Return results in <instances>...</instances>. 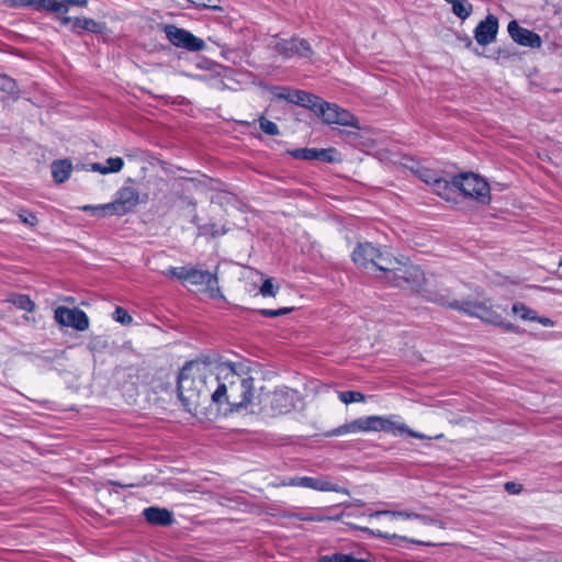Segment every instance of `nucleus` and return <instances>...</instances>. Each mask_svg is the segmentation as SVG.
<instances>
[{
    "label": "nucleus",
    "mask_w": 562,
    "mask_h": 562,
    "mask_svg": "<svg viewBox=\"0 0 562 562\" xmlns=\"http://www.w3.org/2000/svg\"><path fill=\"white\" fill-rule=\"evenodd\" d=\"M255 378L243 363H222L218 366V384L213 390L212 403L218 407L227 406L231 412L256 414L259 409L260 391Z\"/></svg>",
    "instance_id": "obj_1"
},
{
    "label": "nucleus",
    "mask_w": 562,
    "mask_h": 562,
    "mask_svg": "<svg viewBox=\"0 0 562 562\" xmlns=\"http://www.w3.org/2000/svg\"><path fill=\"white\" fill-rule=\"evenodd\" d=\"M217 384L218 366L213 369L203 361L187 362L178 375V394L186 411L192 415L203 413Z\"/></svg>",
    "instance_id": "obj_2"
},
{
    "label": "nucleus",
    "mask_w": 562,
    "mask_h": 562,
    "mask_svg": "<svg viewBox=\"0 0 562 562\" xmlns=\"http://www.w3.org/2000/svg\"><path fill=\"white\" fill-rule=\"evenodd\" d=\"M432 300L440 305L458 310L472 317H477L485 323L498 326L504 324L502 316L496 311H494L488 300H468L460 302L457 300H451L448 295L441 293L436 294Z\"/></svg>",
    "instance_id": "obj_3"
},
{
    "label": "nucleus",
    "mask_w": 562,
    "mask_h": 562,
    "mask_svg": "<svg viewBox=\"0 0 562 562\" xmlns=\"http://www.w3.org/2000/svg\"><path fill=\"white\" fill-rule=\"evenodd\" d=\"M260 401L262 402L256 414L277 417L292 412L300 401V394L296 390L288 386H279L263 396L260 395Z\"/></svg>",
    "instance_id": "obj_4"
},
{
    "label": "nucleus",
    "mask_w": 562,
    "mask_h": 562,
    "mask_svg": "<svg viewBox=\"0 0 562 562\" xmlns=\"http://www.w3.org/2000/svg\"><path fill=\"white\" fill-rule=\"evenodd\" d=\"M371 423V431H384L391 434L393 436L408 435L418 439H441L443 437L442 434L436 435L434 437H428L422 432H417L408 428L406 424L401 422L400 417L396 415L391 416H369Z\"/></svg>",
    "instance_id": "obj_5"
},
{
    "label": "nucleus",
    "mask_w": 562,
    "mask_h": 562,
    "mask_svg": "<svg viewBox=\"0 0 562 562\" xmlns=\"http://www.w3.org/2000/svg\"><path fill=\"white\" fill-rule=\"evenodd\" d=\"M454 186L457 190H460L465 196L473 198L481 203H488L490 187L487 182L475 173H463L454 177Z\"/></svg>",
    "instance_id": "obj_6"
},
{
    "label": "nucleus",
    "mask_w": 562,
    "mask_h": 562,
    "mask_svg": "<svg viewBox=\"0 0 562 562\" xmlns=\"http://www.w3.org/2000/svg\"><path fill=\"white\" fill-rule=\"evenodd\" d=\"M316 115L321 116L326 124H337L360 128L358 119L349 111L340 108L335 103H329L323 99L316 109Z\"/></svg>",
    "instance_id": "obj_7"
},
{
    "label": "nucleus",
    "mask_w": 562,
    "mask_h": 562,
    "mask_svg": "<svg viewBox=\"0 0 562 562\" xmlns=\"http://www.w3.org/2000/svg\"><path fill=\"white\" fill-rule=\"evenodd\" d=\"M139 203V193L132 186H123L115 193V198L112 202L105 203L103 209H108L110 216H123L132 212Z\"/></svg>",
    "instance_id": "obj_8"
},
{
    "label": "nucleus",
    "mask_w": 562,
    "mask_h": 562,
    "mask_svg": "<svg viewBox=\"0 0 562 562\" xmlns=\"http://www.w3.org/2000/svg\"><path fill=\"white\" fill-rule=\"evenodd\" d=\"M167 40L176 47L187 49L189 52H201L205 48V42L193 35L184 29H180L172 24L164 26Z\"/></svg>",
    "instance_id": "obj_9"
},
{
    "label": "nucleus",
    "mask_w": 562,
    "mask_h": 562,
    "mask_svg": "<svg viewBox=\"0 0 562 562\" xmlns=\"http://www.w3.org/2000/svg\"><path fill=\"white\" fill-rule=\"evenodd\" d=\"M283 485L289 486H301L306 488H312L318 492H336L349 495V490L342 486H339L337 483L333 482L328 476L321 475L316 477L312 476H297L291 479L289 482L283 483Z\"/></svg>",
    "instance_id": "obj_10"
},
{
    "label": "nucleus",
    "mask_w": 562,
    "mask_h": 562,
    "mask_svg": "<svg viewBox=\"0 0 562 562\" xmlns=\"http://www.w3.org/2000/svg\"><path fill=\"white\" fill-rule=\"evenodd\" d=\"M400 276L389 279V282L395 286L409 288L419 290L424 284V273L419 267L412 265L407 260H402V269L398 270Z\"/></svg>",
    "instance_id": "obj_11"
},
{
    "label": "nucleus",
    "mask_w": 562,
    "mask_h": 562,
    "mask_svg": "<svg viewBox=\"0 0 562 562\" xmlns=\"http://www.w3.org/2000/svg\"><path fill=\"white\" fill-rule=\"evenodd\" d=\"M54 318L60 326L71 327L79 331L87 330L90 325L87 314L79 308L58 306L55 308Z\"/></svg>",
    "instance_id": "obj_12"
},
{
    "label": "nucleus",
    "mask_w": 562,
    "mask_h": 562,
    "mask_svg": "<svg viewBox=\"0 0 562 562\" xmlns=\"http://www.w3.org/2000/svg\"><path fill=\"white\" fill-rule=\"evenodd\" d=\"M187 282L198 286L199 291L209 293L211 297H222L216 273L190 267Z\"/></svg>",
    "instance_id": "obj_13"
},
{
    "label": "nucleus",
    "mask_w": 562,
    "mask_h": 562,
    "mask_svg": "<svg viewBox=\"0 0 562 562\" xmlns=\"http://www.w3.org/2000/svg\"><path fill=\"white\" fill-rule=\"evenodd\" d=\"M273 47L285 58L292 56L310 57L313 54L310 43L303 38L279 40L276 41Z\"/></svg>",
    "instance_id": "obj_14"
},
{
    "label": "nucleus",
    "mask_w": 562,
    "mask_h": 562,
    "mask_svg": "<svg viewBox=\"0 0 562 562\" xmlns=\"http://www.w3.org/2000/svg\"><path fill=\"white\" fill-rule=\"evenodd\" d=\"M402 259L392 256L386 249L378 248L376 256L372 269H378L385 273V279L400 276L398 270L402 269Z\"/></svg>",
    "instance_id": "obj_15"
},
{
    "label": "nucleus",
    "mask_w": 562,
    "mask_h": 562,
    "mask_svg": "<svg viewBox=\"0 0 562 562\" xmlns=\"http://www.w3.org/2000/svg\"><path fill=\"white\" fill-rule=\"evenodd\" d=\"M507 30L513 41L521 46L540 48L542 45V40L537 33L521 27L515 20L508 23Z\"/></svg>",
    "instance_id": "obj_16"
},
{
    "label": "nucleus",
    "mask_w": 562,
    "mask_h": 562,
    "mask_svg": "<svg viewBox=\"0 0 562 562\" xmlns=\"http://www.w3.org/2000/svg\"><path fill=\"white\" fill-rule=\"evenodd\" d=\"M497 31L498 21L494 15L490 14L476 25L474 37L480 45L486 46L495 41Z\"/></svg>",
    "instance_id": "obj_17"
},
{
    "label": "nucleus",
    "mask_w": 562,
    "mask_h": 562,
    "mask_svg": "<svg viewBox=\"0 0 562 562\" xmlns=\"http://www.w3.org/2000/svg\"><path fill=\"white\" fill-rule=\"evenodd\" d=\"M378 247L364 241L359 243L352 251V261L361 269H372Z\"/></svg>",
    "instance_id": "obj_18"
},
{
    "label": "nucleus",
    "mask_w": 562,
    "mask_h": 562,
    "mask_svg": "<svg viewBox=\"0 0 562 562\" xmlns=\"http://www.w3.org/2000/svg\"><path fill=\"white\" fill-rule=\"evenodd\" d=\"M59 20L63 25H69L70 30L75 33H80V31H87L90 33H102L105 29L103 23L97 22L93 19L88 18H70L64 15L59 18Z\"/></svg>",
    "instance_id": "obj_19"
},
{
    "label": "nucleus",
    "mask_w": 562,
    "mask_h": 562,
    "mask_svg": "<svg viewBox=\"0 0 562 562\" xmlns=\"http://www.w3.org/2000/svg\"><path fill=\"white\" fill-rule=\"evenodd\" d=\"M381 516H387L391 520H395L398 518L402 519H418L424 525H434L438 526L440 529H445V526L441 521H438L429 516L419 515L414 512L409 510H378L371 514V517H381Z\"/></svg>",
    "instance_id": "obj_20"
},
{
    "label": "nucleus",
    "mask_w": 562,
    "mask_h": 562,
    "mask_svg": "<svg viewBox=\"0 0 562 562\" xmlns=\"http://www.w3.org/2000/svg\"><path fill=\"white\" fill-rule=\"evenodd\" d=\"M14 5H35L37 9L56 12L67 13V8L64 0H12Z\"/></svg>",
    "instance_id": "obj_21"
},
{
    "label": "nucleus",
    "mask_w": 562,
    "mask_h": 562,
    "mask_svg": "<svg viewBox=\"0 0 562 562\" xmlns=\"http://www.w3.org/2000/svg\"><path fill=\"white\" fill-rule=\"evenodd\" d=\"M146 520L153 525L169 526L173 522V515L166 508L148 507L144 510Z\"/></svg>",
    "instance_id": "obj_22"
},
{
    "label": "nucleus",
    "mask_w": 562,
    "mask_h": 562,
    "mask_svg": "<svg viewBox=\"0 0 562 562\" xmlns=\"http://www.w3.org/2000/svg\"><path fill=\"white\" fill-rule=\"evenodd\" d=\"M321 102V98L303 90H293L291 103L310 109L314 113Z\"/></svg>",
    "instance_id": "obj_23"
},
{
    "label": "nucleus",
    "mask_w": 562,
    "mask_h": 562,
    "mask_svg": "<svg viewBox=\"0 0 562 562\" xmlns=\"http://www.w3.org/2000/svg\"><path fill=\"white\" fill-rule=\"evenodd\" d=\"M412 172L417 175V177L427 184L432 186L435 181L439 178L437 172L420 166L418 162L413 159H407V162L404 164Z\"/></svg>",
    "instance_id": "obj_24"
},
{
    "label": "nucleus",
    "mask_w": 562,
    "mask_h": 562,
    "mask_svg": "<svg viewBox=\"0 0 562 562\" xmlns=\"http://www.w3.org/2000/svg\"><path fill=\"white\" fill-rule=\"evenodd\" d=\"M431 187L436 194L447 201L451 200L453 198V193L457 191V186H454V177L452 178L451 182L445 178L439 177Z\"/></svg>",
    "instance_id": "obj_25"
},
{
    "label": "nucleus",
    "mask_w": 562,
    "mask_h": 562,
    "mask_svg": "<svg viewBox=\"0 0 562 562\" xmlns=\"http://www.w3.org/2000/svg\"><path fill=\"white\" fill-rule=\"evenodd\" d=\"M18 92V86L14 79L7 75H0V99H14L16 98Z\"/></svg>",
    "instance_id": "obj_26"
},
{
    "label": "nucleus",
    "mask_w": 562,
    "mask_h": 562,
    "mask_svg": "<svg viewBox=\"0 0 562 562\" xmlns=\"http://www.w3.org/2000/svg\"><path fill=\"white\" fill-rule=\"evenodd\" d=\"M72 166L68 160H57L52 164V175L56 182H65L71 172Z\"/></svg>",
    "instance_id": "obj_27"
},
{
    "label": "nucleus",
    "mask_w": 562,
    "mask_h": 562,
    "mask_svg": "<svg viewBox=\"0 0 562 562\" xmlns=\"http://www.w3.org/2000/svg\"><path fill=\"white\" fill-rule=\"evenodd\" d=\"M451 4V11L462 21L467 20L473 12V5L468 0H445Z\"/></svg>",
    "instance_id": "obj_28"
},
{
    "label": "nucleus",
    "mask_w": 562,
    "mask_h": 562,
    "mask_svg": "<svg viewBox=\"0 0 562 562\" xmlns=\"http://www.w3.org/2000/svg\"><path fill=\"white\" fill-rule=\"evenodd\" d=\"M192 222L199 226L200 235H211L212 237H217L224 235L227 232L225 226L218 223L211 222L204 225H199L196 215L193 217Z\"/></svg>",
    "instance_id": "obj_29"
},
{
    "label": "nucleus",
    "mask_w": 562,
    "mask_h": 562,
    "mask_svg": "<svg viewBox=\"0 0 562 562\" xmlns=\"http://www.w3.org/2000/svg\"><path fill=\"white\" fill-rule=\"evenodd\" d=\"M363 531L366 532H369L375 537H380V538H384V539H390V540H401V541H407V542H412V543H417V544H425V546H434L435 543L432 542H424V541H419V540H414V539H408L407 537L405 536H398L396 533H384L380 530H372L370 528H362Z\"/></svg>",
    "instance_id": "obj_30"
},
{
    "label": "nucleus",
    "mask_w": 562,
    "mask_h": 562,
    "mask_svg": "<svg viewBox=\"0 0 562 562\" xmlns=\"http://www.w3.org/2000/svg\"><path fill=\"white\" fill-rule=\"evenodd\" d=\"M8 301L15 305L18 308L26 312H33L35 310V303L24 294L11 295Z\"/></svg>",
    "instance_id": "obj_31"
},
{
    "label": "nucleus",
    "mask_w": 562,
    "mask_h": 562,
    "mask_svg": "<svg viewBox=\"0 0 562 562\" xmlns=\"http://www.w3.org/2000/svg\"><path fill=\"white\" fill-rule=\"evenodd\" d=\"M361 432L360 418L346 423L331 431L333 436H342L346 434Z\"/></svg>",
    "instance_id": "obj_32"
},
{
    "label": "nucleus",
    "mask_w": 562,
    "mask_h": 562,
    "mask_svg": "<svg viewBox=\"0 0 562 562\" xmlns=\"http://www.w3.org/2000/svg\"><path fill=\"white\" fill-rule=\"evenodd\" d=\"M513 313L525 321H536L537 313L522 303H516L512 308Z\"/></svg>",
    "instance_id": "obj_33"
},
{
    "label": "nucleus",
    "mask_w": 562,
    "mask_h": 562,
    "mask_svg": "<svg viewBox=\"0 0 562 562\" xmlns=\"http://www.w3.org/2000/svg\"><path fill=\"white\" fill-rule=\"evenodd\" d=\"M338 397L345 404L364 402L366 400L364 395L357 391L339 392Z\"/></svg>",
    "instance_id": "obj_34"
},
{
    "label": "nucleus",
    "mask_w": 562,
    "mask_h": 562,
    "mask_svg": "<svg viewBox=\"0 0 562 562\" xmlns=\"http://www.w3.org/2000/svg\"><path fill=\"white\" fill-rule=\"evenodd\" d=\"M190 267H170L164 272L165 276L187 281Z\"/></svg>",
    "instance_id": "obj_35"
},
{
    "label": "nucleus",
    "mask_w": 562,
    "mask_h": 562,
    "mask_svg": "<svg viewBox=\"0 0 562 562\" xmlns=\"http://www.w3.org/2000/svg\"><path fill=\"white\" fill-rule=\"evenodd\" d=\"M259 126L262 132H265L267 135L276 136L279 135L280 131L276 123L267 120L265 116H260L259 120Z\"/></svg>",
    "instance_id": "obj_36"
},
{
    "label": "nucleus",
    "mask_w": 562,
    "mask_h": 562,
    "mask_svg": "<svg viewBox=\"0 0 562 562\" xmlns=\"http://www.w3.org/2000/svg\"><path fill=\"white\" fill-rule=\"evenodd\" d=\"M336 156H337V150L334 148L316 149L315 159L327 161V162H334V161L338 160V158Z\"/></svg>",
    "instance_id": "obj_37"
},
{
    "label": "nucleus",
    "mask_w": 562,
    "mask_h": 562,
    "mask_svg": "<svg viewBox=\"0 0 562 562\" xmlns=\"http://www.w3.org/2000/svg\"><path fill=\"white\" fill-rule=\"evenodd\" d=\"M290 154L297 159H306L312 160L316 157V149L315 148H299L291 150Z\"/></svg>",
    "instance_id": "obj_38"
},
{
    "label": "nucleus",
    "mask_w": 562,
    "mask_h": 562,
    "mask_svg": "<svg viewBox=\"0 0 562 562\" xmlns=\"http://www.w3.org/2000/svg\"><path fill=\"white\" fill-rule=\"evenodd\" d=\"M279 286L273 284V280L271 278H268L263 281L262 285L260 286V294L262 296H274L277 294Z\"/></svg>",
    "instance_id": "obj_39"
},
{
    "label": "nucleus",
    "mask_w": 562,
    "mask_h": 562,
    "mask_svg": "<svg viewBox=\"0 0 562 562\" xmlns=\"http://www.w3.org/2000/svg\"><path fill=\"white\" fill-rule=\"evenodd\" d=\"M113 317L116 322L121 323L122 325H130L133 322V318L127 313V311L120 306L115 308Z\"/></svg>",
    "instance_id": "obj_40"
},
{
    "label": "nucleus",
    "mask_w": 562,
    "mask_h": 562,
    "mask_svg": "<svg viewBox=\"0 0 562 562\" xmlns=\"http://www.w3.org/2000/svg\"><path fill=\"white\" fill-rule=\"evenodd\" d=\"M105 166L108 167L109 173L119 172L124 166V161L120 157H111L106 159Z\"/></svg>",
    "instance_id": "obj_41"
},
{
    "label": "nucleus",
    "mask_w": 562,
    "mask_h": 562,
    "mask_svg": "<svg viewBox=\"0 0 562 562\" xmlns=\"http://www.w3.org/2000/svg\"><path fill=\"white\" fill-rule=\"evenodd\" d=\"M271 92L273 93L274 98L280 99V100H285L288 102H291L293 90H291L289 88H278V87H274L271 90Z\"/></svg>",
    "instance_id": "obj_42"
},
{
    "label": "nucleus",
    "mask_w": 562,
    "mask_h": 562,
    "mask_svg": "<svg viewBox=\"0 0 562 562\" xmlns=\"http://www.w3.org/2000/svg\"><path fill=\"white\" fill-rule=\"evenodd\" d=\"M348 561H349V554H342V553L323 555L318 560V562H348Z\"/></svg>",
    "instance_id": "obj_43"
},
{
    "label": "nucleus",
    "mask_w": 562,
    "mask_h": 562,
    "mask_svg": "<svg viewBox=\"0 0 562 562\" xmlns=\"http://www.w3.org/2000/svg\"><path fill=\"white\" fill-rule=\"evenodd\" d=\"M291 311H292L291 307H282L279 310L263 308L260 311V314L263 316H267V317H277V316L285 315V314L290 313Z\"/></svg>",
    "instance_id": "obj_44"
},
{
    "label": "nucleus",
    "mask_w": 562,
    "mask_h": 562,
    "mask_svg": "<svg viewBox=\"0 0 562 562\" xmlns=\"http://www.w3.org/2000/svg\"><path fill=\"white\" fill-rule=\"evenodd\" d=\"M19 217L24 224L30 226H35L38 222L36 215L32 212L22 211L19 213Z\"/></svg>",
    "instance_id": "obj_45"
},
{
    "label": "nucleus",
    "mask_w": 562,
    "mask_h": 562,
    "mask_svg": "<svg viewBox=\"0 0 562 562\" xmlns=\"http://www.w3.org/2000/svg\"><path fill=\"white\" fill-rule=\"evenodd\" d=\"M104 204H99V205H83L81 206L80 209L85 212H92V213H95V214H99L101 216H110L108 214V209H103Z\"/></svg>",
    "instance_id": "obj_46"
},
{
    "label": "nucleus",
    "mask_w": 562,
    "mask_h": 562,
    "mask_svg": "<svg viewBox=\"0 0 562 562\" xmlns=\"http://www.w3.org/2000/svg\"><path fill=\"white\" fill-rule=\"evenodd\" d=\"M217 1L218 0H191V3L213 10H221V7L216 4Z\"/></svg>",
    "instance_id": "obj_47"
},
{
    "label": "nucleus",
    "mask_w": 562,
    "mask_h": 562,
    "mask_svg": "<svg viewBox=\"0 0 562 562\" xmlns=\"http://www.w3.org/2000/svg\"><path fill=\"white\" fill-rule=\"evenodd\" d=\"M196 67L200 69L213 70L215 67H217V65L211 60L204 59V60L198 63Z\"/></svg>",
    "instance_id": "obj_48"
},
{
    "label": "nucleus",
    "mask_w": 562,
    "mask_h": 562,
    "mask_svg": "<svg viewBox=\"0 0 562 562\" xmlns=\"http://www.w3.org/2000/svg\"><path fill=\"white\" fill-rule=\"evenodd\" d=\"M360 424H361V432H369L371 431V423H370V417H361L360 418Z\"/></svg>",
    "instance_id": "obj_49"
},
{
    "label": "nucleus",
    "mask_w": 562,
    "mask_h": 562,
    "mask_svg": "<svg viewBox=\"0 0 562 562\" xmlns=\"http://www.w3.org/2000/svg\"><path fill=\"white\" fill-rule=\"evenodd\" d=\"M505 490L510 494H518L520 492V486L514 482H507L505 484Z\"/></svg>",
    "instance_id": "obj_50"
},
{
    "label": "nucleus",
    "mask_w": 562,
    "mask_h": 562,
    "mask_svg": "<svg viewBox=\"0 0 562 562\" xmlns=\"http://www.w3.org/2000/svg\"><path fill=\"white\" fill-rule=\"evenodd\" d=\"M64 1H65V4H66V8H67V12L69 11V8L71 5L85 7L88 3V0H64Z\"/></svg>",
    "instance_id": "obj_51"
},
{
    "label": "nucleus",
    "mask_w": 562,
    "mask_h": 562,
    "mask_svg": "<svg viewBox=\"0 0 562 562\" xmlns=\"http://www.w3.org/2000/svg\"><path fill=\"white\" fill-rule=\"evenodd\" d=\"M91 170L100 172L102 175L109 173L108 167L105 165H102V164H99V162L93 164L91 166Z\"/></svg>",
    "instance_id": "obj_52"
},
{
    "label": "nucleus",
    "mask_w": 562,
    "mask_h": 562,
    "mask_svg": "<svg viewBox=\"0 0 562 562\" xmlns=\"http://www.w3.org/2000/svg\"><path fill=\"white\" fill-rule=\"evenodd\" d=\"M535 322H538V323H540L541 325H543L546 327L553 326V322L550 318H548V317H539V316H537V319Z\"/></svg>",
    "instance_id": "obj_53"
},
{
    "label": "nucleus",
    "mask_w": 562,
    "mask_h": 562,
    "mask_svg": "<svg viewBox=\"0 0 562 562\" xmlns=\"http://www.w3.org/2000/svg\"><path fill=\"white\" fill-rule=\"evenodd\" d=\"M187 77L189 78H192V79H195V80H205V77L204 76H201V75H189V74H184Z\"/></svg>",
    "instance_id": "obj_54"
},
{
    "label": "nucleus",
    "mask_w": 562,
    "mask_h": 562,
    "mask_svg": "<svg viewBox=\"0 0 562 562\" xmlns=\"http://www.w3.org/2000/svg\"><path fill=\"white\" fill-rule=\"evenodd\" d=\"M109 484H112V485H117V486H122V487H131V486H134L135 484L133 483H128V484H121V483H117V482H113V481H110Z\"/></svg>",
    "instance_id": "obj_55"
},
{
    "label": "nucleus",
    "mask_w": 562,
    "mask_h": 562,
    "mask_svg": "<svg viewBox=\"0 0 562 562\" xmlns=\"http://www.w3.org/2000/svg\"><path fill=\"white\" fill-rule=\"evenodd\" d=\"M307 520H314V521H323L325 520L326 518L325 517H310V518H306ZM335 520H338L339 519V516L335 517L334 518Z\"/></svg>",
    "instance_id": "obj_56"
},
{
    "label": "nucleus",
    "mask_w": 562,
    "mask_h": 562,
    "mask_svg": "<svg viewBox=\"0 0 562 562\" xmlns=\"http://www.w3.org/2000/svg\"><path fill=\"white\" fill-rule=\"evenodd\" d=\"M348 562H371V561L366 560V559H356V558L349 555V561Z\"/></svg>",
    "instance_id": "obj_57"
},
{
    "label": "nucleus",
    "mask_w": 562,
    "mask_h": 562,
    "mask_svg": "<svg viewBox=\"0 0 562 562\" xmlns=\"http://www.w3.org/2000/svg\"><path fill=\"white\" fill-rule=\"evenodd\" d=\"M355 504L358 505V506H362L363 505L362 501H360V499H356Z\"/></svg>",
    "instance_id": "obj_58"
},
{
    "label": "nucleus",
    "mask_w": 562,
    "mask_h": 562,
    "mask_svg": "<svg viewBox=\"0 0 562 562\" xmlns=\"http://www.w3.org/2000/svg\"><path fill=\"white\" fill-rule=\"evenodd\" d=\"M66 301H67V302H70V303H74V302H75V300H74V299H71V297H67V299H66Z\"/></svg>",
    "instance_id": "obj_59"
},
{
    "label": "nucleus",
    "mask_w": 562,
    "mask_h": 562,
    "mask_svg": "<svg viewBox=\"0 0 562 562\" xmlns=\"http://www.w3.org/2000/svg\"><path fill=\"white\" fill-rule=\"evenodd\" d=\"M506 328H507V329H512V328H513V326L508 324V325H506Z\"/></svg>",
    "instance_id": "obj_60"
},
{
    "label": "nucleus",
    "mask_w": 562,
    "mask_h": 562,
    "mask_svg": "<svg viewBox=\"0 0 562 562\" xmlns=\"http://www.w3.org/2000/svg\"><path fill=\"white\" fill-rule=\"evenodd\" d=\"M559 266H562V259L559 261Z\"/></svg>",
    "instance_id": "obj_61"
}]
</instances>
